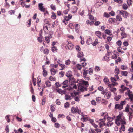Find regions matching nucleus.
<instances>
[{"label": "nucleus", "mask_w": 133, "mask_h": 133, "mask_svg": "<svg viewBox=\"0 0 133 133\" xmlns=\"http://www.w3.org/2000/svg\"><path fill=\"white\" fill-rule=\"evenodd\" d=\"M43 28L44 32L45 33H47L48 32V27L47 24H44Z\"/></svg>", "instance_id": "nucleus-22"}, {"label": "nucleus", "mask_w": 133, "mask_h": 133, "mask_svg": "<svg viewBox=\"0 0 133 133\" xmlns=\"http://www.w3.org/2000/svg\"><path fill=\"white\" fill-rule=\"evenodd\" d=\"M71 112L72 114L78 113L79 114L81 112V111L78 109L77 107L73 106L71 107Z\"/></svg>", "instance_id": "nucleus-6"}, {"label": "nucleus", "mask_w": 133, "mask_h": 133, "mask_svg": "<svg viewBox=\"0 0 133 133\" xmlns=\"http://www.w3.org/2000/svg\"><path fill=\"white\" fill-rule=\"evenodd\" d=\"M121 39H123L126 38L127 36V34L124 32L121 33Z\"/></svg>", "instance_id": "nucleus-19"}, {"label": "nucleus", "mask_w": 133, "mask_h": 133, "mask_svg": "<svg viewBox=\"0 0 133 133\" xmlns=\"http://www.w3.org/2000/svg\"><path fill=\"white\" fill-rule=\"evenodd\" d=\"M113 122L112 121H108L107 123V125L108 127H110L113 125Z\"/></svg>", "instance_id": "nucleus-44"}, {"label": "nucleus", "mask_w": 133, "mask_h": 133, "mask_svg": "<svg viewBox=\"0 0 133 133\" xmlns=\"http://www.w3.org/2000/svg\"><path fill=\"white\" fill-rule=\"evenodd\" d=\"M101 98L100 97H96V100L97 102H98L99 103H100V101L101 100Z\"/></svg>", "instance_id": "nucleus-46"}, {"label": "nucleus", "mask_w": 133, "mask_h": 133, "mask_svg": "<svg viewBox=\"0 0 133 133\" xmlns=\"http://www.w3.org/2000/svg\"><path fill=\"white\" fill-rule=\"evenodd\" d=\"M55 85L56 87L57 88L61 86L62 84H60L58 82H57L55 83Z\"/></svg>", "instance_id": "nucleus-45"}, {"label": "nucleus", "mask_w": 133, "mask_h": 133, "mask_svg": "<svg viewBox=\"0 0 133 133\" xmlns=\"http://www.w3.org/2000/svg\"><path fill=\"white\" fill-rule=\"evenodd\" d=\"M121 68L123 70H125L128 69V67L126 66L122 65L121 66Z\"/></svg>", "instance_id": "nucleus-48"}, {"label": "nucleus", "mask_w": 133, "mask_h": 133, "mask_svg": "<svg viewBox=\"0 0 133 133\" xmlns=\"http://www.w3.org/2000/svg\"><path fill=\"white\" fill-rule=\"evenodd\" d=\"M88 71L89 74L91 75L93 74V70L92 68H89Z\"/></svg>", "instance_id": "nucleus-51"}, {"label": "nucleus", "mask_w": 133, "mask_h": 133, "mask_svg": "<svg viewBox=\"0 0 133 133\" xmlns=\"http://www.w3.org/2000/svg\"><path fill=\"white\" fill-rule=\"evenodd\" d=\"M128 131L130 132H133V128L132 127H130L128 129Z\"/></svg>", "instance_id": "nucleus-64"}, {"label": "nucleus", "mask_w": 133, "mask_h": 133, "mask_svg": "<svg viewBox=\"0 0 133 133\" xmlns=\"http://www.w3.org/2000/svg\"><path fill=\"white\" fill-rule=\"evenodd\" d=\"M121 89H119L120 92L123 93L124 91L127 90L128 91V90H130L129 88L124 86V85H122L121 86Z\"/></svg>", "instance_id": "nucleus-11"}, {"label": "nucleus", "mask_w": 133, "mask_h": 133, "mask_svg": "<svg viewBox=\"0 0 133 133\" xmlns=\"http://www.w3.org/2000/svg\"><path fill=\"white\" fill-rule=\"evenodd\" d=\"M121 130H122L123 131H124L125 130V126L124 125V124H122L121 125Z\"/></svg>", "instance_id": "nucleus-61"}, {"label": "nucleus", "mask_w": 133, "mask_h": 133, "mask_svg": "<svg viewBox=\"0 0 133 133\" xmlns=\"http://www.w3.org/2000/svg\"><path fill=\"white\" fill-rule=\"evenodd\" d=\"M69 78V82L71 83H79L78 85V90L79 91L83 92L84 91H87V87L89 85L88 82L81 79L79 80L78 79L77 81L74 77L70 78Z\"/></svg>", "instance_id": "nucleus-1"}, {"label": "nucleus", "mask_w": 133, "mask_h": 133, "mask_svg": "<svg viewBox=\"0 0 133 133\" xmlns=\"http://www.w3.org/2000/svg\"><path fill=\"white\" fill-rule=\"evenodd\" d=\"M116 44L118 46H121L122 44V42L120 40H119L116 42Z\"/></svg>", "instance_id": "nucleus-53"}, {"label": "nucleus", "mask_w": 133, "mask_h": 133, "mask_svg": "<svg viewBox=\"0 0 133 133\" xmlns=\"http://www.w3.org/2000/svg\"><path fill=\"white\" fill-rule=\"evenodd\" d=\"M126 102L125 101H122L120 104H117L115 105V108L119 110H121L123 108V105L125 104Z\"/></svg>", "instance_id": "nucleus-5"}, {"label": "nucleus", "mask_w": 133, "mask_h": 133, "mask_svg": "<svg viewBox=\"0 0 133 133\" xmlns=\"http://www.w3.org/2000/svg\"><path fill=\"white\" fill-rule=\"evenodd\" d=\"M49 79L52 81H55L56 78L55 77H53L52 76H50L49 78Z\"/></svg>", "instance_id": "nucleus-57"}, {"label": "nucleus", "mask_w": 133, "mask_h": 133, "mask_svg": "<svg viewBox=\"0 0 133 133\" xmlns=\"http://www.w3.org/2000/svg\"><path fill=\"white\" fill-rule=\"evenodd\" d=\"M95 34L100 39H102V37L104 40L106 39L107 36L104 33H101L100 31H97L95 32Z\"/></svg>", "instance_id": "nucleus-4"}, {"label": "nucleus", "mask_w": 133, "mask_h": 133, "mask_svg": "<svg viewBox=\"0 0 133 133\" xmlns=\"http://www.w3.org/2000/svg\"><path fill=\"white\" fill-rule=\"evenodd\" d=\"M115 20V18H110L108 20V21L109 23L111 24H114V23Z\"/></svg>", "instance_id": "nucleus-25"}, {"label": "nucleus", "mask_w": 133, "mask_h": 133, "mask_svg": "<svg viewBox=\"0 0 133 133\" xmlns=\"http://www.w3.org/2000/svg\"><path fill=\"white\" fill-rule=\"evenodd\" d=\"M61 67V69H59L60 70H63L65 67V65L64 64H61V65H59Z\"/></svg>", "instance_id": "nucleus-39"}, {"label": "nucleus", "mask_w": 133, "mask_h": 133, "mask_svg": "<svg viewBox=\"0 0 133 133\" xmlns=\"http://www.w3.org/2000/svg\"><path fill=\"white\" fill-rule=\"evenodd\" d=\"M111 82L113 83L111 84L113 86H115L118 84V83L116 82V79L114 77H112L111 78Z\"/></svg>", "instance_id": "nucleus-12"}, {"label": "nucleus", "mask_w": 133, "mask_h": 133, "mask_svg": "<svg viewBox=\"0 0 133 133\" xmlns=\"http://www.w3.org/2000/svg\"><path fill=\"white\" fill-rule=\"evenodd\" d=\"M40 10L43 12L45 16H47L48 15V13L46 9H39Z\"/></svg>", "instance_id": "nucleus-20"}, {"label": "nucleus", "mask_w": 133, "mask_h": 133, "mask_svg": "<svg viewBox=\"0 0 133 133\" xmlns=\"http://www.w3.org/2000/svg\"><path fill=\"white\" fill-rule=\"evenodd\" d=\"M91 103L92 105L95 106L96 105V103L94 100H92L91 101Z\"/></svg>", "instance_id": "nucleus-59"}, {"label": "nucleus", "mask_w": 133, "mask_h": 133, "mask_svg": "<svg viewBox=\"0 0 133 133\" xmlns=\"http://www.w3.org/2000/svg\"><path fill=\"white\" fill-rule=\"evenodd\" d=\"M68 80H65L63 83L62 84H63V85L62 86L63 88H66L68 86Z\"/></svg>", "instance_id": "nucleus-15"}, {"label": "nucleus", "mask_w": 133, "mask_h": 133, "mask_svg": "<svg viewBox=\"0 0 133 133\" xmlns=\"http://www.w3.org/2000/svg\"><path fill=\"white\" fill-rule=\"evenodd\" d=\"M99 42H98V39H96L95 41L93 42H92V45L94 46H95Z\"/></svg>", "instance_id": "nucleus-31"}, {"label": "nucleus", "mask_w": 133, "mask_h": 133, "mask_svg": "<svg viewBox=\"0 0 133 133\" xmlns=\"http://www.w3.org/2000/svg\"><path fill=\"white\" fill-rule=\"evenodd\" d=\"M66 44L67 45L65 47V48L69 50H72L73 48L74 45L68 41L66 42Z\"/></svg>", "instance_id": "nucleus-8"}, {"label": "nucleus", "mask_w": 133, "mask_h": 133, "mask_svg": "<svg viewBox=\"0 0 133 133\" xmlns=\"http://www.w3.org/2000/svg\"><path fill=\"white\" fill-rule=\"evenodd\" d=\"M66 76L69 78H71L72 76V73L71 71H68L66 74Z\"/></svg>", "instance_id": "nucleus-23"}, {"label": "nucleus", "mask_w": 133, "mask_h": 133, "mask_svg": "<svg viewBox=\"0 0 133 133\" xmlns=\"http://www.w3.org/2000/svg\"><path fill=\"white\" fill-rule=\"evenodd\" d=\"M69 27L71 29H74L75 26V25H74L72 23H70L68 25Z\"/></svg>", "instance_id": "nucleus-40"}, {"label": "nucleus", "mask_w": 133, "mask_h": 133, "mask_svg": "<svg viewBox=\"0 0 133 133\" xmlns=\"http://www.w3.org/2000/svg\"><path fill=\"white\" fill-rule=\"evenodd\" d=\"M49 50L47 48H46L44 49L43 50V53L44 54L46 55L48 54L49 52Z\"/></svg>", "instance_id": "nucleus-38"}, {"label": "nucleus", "mask_w": 133, "mask_h": 133, "mask_svg": "<svg viewBox=\"0 0 133 133\" xmlns=\"http://www.w3.org/2000/svg\"><path fill=\"white\" fill-rule=\"evenodd\" d=\"M112 85L111 84H109L108 85V86L110 88V90L112 92H114L116 90V88H111Z\"/></svg>", "instance_id": "nucleus-17"}, {"label": "nucleus", "mask_w": 133, "mask_h": 133, "mask_svg": "<svg viewBox=\"0 0 133 133\" xmlns=\"http://www.w3.org/2000/svg\"><path fill=\"white\" fill-rule=\"evenodd\" d=\"M45 40L46 42L48 43H49L50 42V38L49 37L46 36L45 37Z\"/></svg>", "instance_id": "nucleus-35"}, {"label": "nucleus", "mask_w": 133, "mask_h": 133, "mask_svg": "<svg viewBox=\"0 0 133 133\" xmlns=\"http://www.w3.org/2000/svg\"><path fill=\"white\" fill-rule=\"evenodd\" d=\"M116 18L117 20L120 21H122L121 16L120 14L117 15L116 16Z\"/></svg>", "instance_id": "nucleus-24"}, {"label": "nucleus", "mask_w": 133, "mask_h": 133, "mask_svg": "<svg viewBox=\"0 0 133 133\" xmlns=\"http://www.w3.org/2000/svg\"><path fill=\"white\" fill-rule=\"evenodd\" d=\"M101 93L104 95V98L107 99L110 98L111 95V93L109 91H108L106 90H104L101 92Z\"/></svg>", "instance_id": "nucleus-3"}, {"label": "nucleus", "mask_w": 133, "mask_h": 133, "mask_svg": "<svg viewBox=\"0 0 133 133\" xmlns=\"http://www.w3.org/2000/svg\"><path fill=\"white\" fill-rule=\"evenodd\" d=\"M94 70L96 72H98L100 70V68L98 66H95Z\"/></svg>", "instance_id": "nucleus-41"}, {"label": "nucleus", "mask_w": 133, "mask_h": 133, "mask_svg": "<svg viewBox=\"0 0 133 133\" xmlns=\"http://www.w3.org/2000/svg\"><path fill=\"white\" fill-rule=\"evenodd\" d=\"M56 91L57 92L61 94V95H62L65 93V92L61 89H56Z\"/></svg>", "instance_id": "nucleus-18"}, {"label": "nucleus", "mask_w": 133, "mask_h": 133, "mask_svg": "<svg viewBox=\"0 0 133 133\" xmlns=\"http://www.w3.org/2000/svg\"><path fill=\"white\" fill-rule=\"evenodd\" d=\"M127 2L128 5L129 6H130L132 3V0H127Z\"/></svg>", "instance_id": "nucleus-42"}, {"label": "nucleus", "mask_w": 133, "mask_h": 133, "mask_svg": "<svg viewBox=\"0 0 133 133\" xmlns=\"http://www.w3.org/2000/svg\"><path fill=\"white\" fill-rule=\"evenodd\" d=\"M104 16L106 18H108L110 17L109 14L106 12H105L104 14Z\"/></svg>", "instance_id": "nucleus-60"}, {"label": "nucleus", "mask_w": 133, "mask_h": 133, "mask_svg": "<svg viewBox=\"0 0 133 133\" xmlns=\"http://www.w3.org/2000/svg\"><path fill=\"white\" fill-rule=\"evenodd\" d=\"M76 49V51L78 52L80 51L81 50V48L78 45H76L75 47Z\"/></svg>", "instance_id": "nucleus-58"}, {"label": "nucleus", "mask_w": 133, "mask_h": 133, "mask_svg": "<svg viewBox=\"0 0 133 133\" xmlns=\"http://www.w3.org/2000/svg\"><path fill=\"white\" fill-rule=\"evenodd\" d=\"M58 118H64L65 117V116L62 114H60L58 115Z\"/></svg>", "instance_id": "nucleus-54"}, {"label": "nucleus", "mask_w": 133, "mask_h": 133, "mask_svg": "<svg viewBox=\"0 0 133 133\" xmlns=\"http://www.w3.org/2000/svg\"><path fill=\"white\" fill-rule=\"evenodd\" d=\"M76 68L77 70H80L81 69L82 67L81 64H78L76 65Z\"/></svg>", "instance_id": "nucleus-34"}, {"label": "nucleus", "mask_w": 133, "mask_h": 133, "mask_svg": "<svg viewBox=\"0 0 133 133\" xmlns=\"http://www.w3.org/2000/svg\"><path fill=\"white\" fill-rule=\"evenodd\" d=\"M92 39L90 38L88 39L86 41V43L88 45H89L91 44H92Z\"/></svg>", "instance_id": "nucleus-27"}, {"label": "nucleus", "mask_w": 133, "mask_h": 133, "mask_svg": "<svg viewBox=\"0 0 133 133\" xmlns=\"http://www.w3.org/2000/svg\"><path fill=\"white\" fill-rule=\"evenodd\" d=\"M104 33L109 36H111L112 35V31L109 29H106L104 31Z\"/></svg>", "instance_id": "nucleus-16"}, {"label": "nucleus", "mask_w": 133, "mask_h": 133, "mask_svg": "<svg viewBox=\"0 0 133 133\" xmlns=\"http://www.w3.org/2000/svg\"><path fill=\"white\" fill-rule=\"evenodd\" d=\"M51 17L53 19H55L56 18V16L54 12L52 13V15Z\"/></svg>", "instance_id": "nucleus-56"}, {"label": "nucleus", "mask_w": 133, "mask_h": 133, "mask_svg": "<svg viewBox=\"0 0 133 133\" xmlns=\"http://www.w3.org/2000/svg\"><path fill=\"white\" fill-rule=\"evenodd\" d=\"M58 49L57 47L54 46L52 48V51L53 52H57Z\"/></svg>", "instance_id": "nucleus-29"}, {"label": "nucleus", "mask_w": 133, "mask_h": 133, "mask_svg": "<svg viewBox=\"0 0 133 133\" xmlns=\"http://www.w3.org/2000/svg\"><path fill=\"white\" fill-rule=\"evenodd\" d=\"M88 11L89 14L95 13V10L94 9H89Z\"/></svg>", "instance_id": "nucleus-43"}, {"label": "nucleus", "mask_w": 133, "mask_h": 133, "mask_svg": "<svg viewBox=\"0 0 133 133\" xmlns=\"http://www.w3.org/2000/svg\"><path fill=\"white\" fill-rule=\"evenodd\" d=\"M119 13L125 18H126L127 17H128L129 16V14L125 11H120Z\"/></svg>", "instance_id": "nucleus-9"}, {"label": "nucleus", "mask_w": 133, "mask_h": 133, "mask_svg": "<svg viewBox=\"0 0 133 133\" xmlns=\"http://www.w3.org/2000/svg\"><path fill=\"white\" fill-rule=\"evenodd\" d=\"M121 97V96L120 95H118L116 96L115 98V99L117 101L119 100Z\"/></svg>", "instance_id": "nucleus-55"}, {"label": "nucleus", "mask_w": 133, "mask_h": 133, "mask_svg": "<svg viewBox=\"0 0 133 133\" xmlns=\"http://www.w3.org/2000/svg\"><path fill=\"white\" fill-rule=\"evenodd\" d=\"M84 56L83 53L81 51L78 52L77 54V57L80 59L81 58L83 57Z\"/></svg>", "instance_id": "nucleus-21"}, {"label": "nucleus", "mask_w": 133, "mask_h": 133, "mask_svg": "<svg viewBox=\"0 0 133 133\" xmlns=\"http://www.w3.org/2000/svg\"><path fill=\"white\" fill-rule=\"evenodd\" d=\"M83 76H87V74H88V70H86L85 69H83Z\"/></svg>", "instance_id": "nucleus-28"}, {"label": "nucleus", "mask_w": 133, "mask_h": 133, "mask_svg": "<svg viewBox=\"0 0 133 133\" xmlns=\"http://www.w3.org/2000/svg\"><path fill=\"white\" fill-rule=\"evenodd\" d=\"M45 83L47 87H50L51 85V82L49 81H46Z\"/></svg>", "instance_id": "nucleus-37"}, {"label": "nucleus", "mask_w": 133, "mask_h": 133, "mask_svg": "<svg viewBox=\"0 0 133 133\" xmlns=\"http://www.w3.org/2000/svg\"><path fill=\"white\" fill-rule=\"evenodd\" d=\"M130 108V107L129 105L127 104L126 105V107L125 108V111L126 112H128L129 111V109Z\"/></svg>", "instance_id": "nucleus-50"}, {"label": "nucleus", "mask_w": 133, "mask_h": 133, "mask_svg": "<svg viewBox=\"0 0 133 133\" xmlns=\"http://www.w3.org/2000/svg\"><path fill=\"white\" fill-rule=\"evenodd\" d=\"M71 63V61L70 59L66 60L65 61V64L66 65H69Z\"/></svg>", "instance_id": "nucleus-49"}, {"label": "nucleus", "mask_w": 133, "mask_h": 133, "mask_svg": "<svg viewBox=\"0 0 133 133\" xmlns=\"http://www.w3.org/2000/svg\"><path fill=\"white\" fill-rule=\"evenodd\" d=\"M88 15L89 16V18L90 20H94V17L92 15H89V14Z\"/></svg>", "instance_id": "nucleus-52"}, {"label": "nucleus", "mask_w": 133, "mask_h": 133, "mask_svg": "<svg viewBox=\"0 0 133 133\" xmlns=\"http://www.w3.org/2000/svg\"><path fill=\"white\" fill-rule=\"evenodd\" d=\"M125 94L128 95L129 97V99L130 100L131 102H133V94L132 92L130 90H128L127 92H125Z\"/></svg>", "instance_id": "nucleus-7"}, {"label": "nucleus", "mask_w": 133, "mask_h": 133, "mask_svg": "<svg viewBox=\"0 0 133 133\" xmlns=\"http://www.w3.org/2000/svg\"><path fill=\"white\" fill-rule=\"evenodd\" d=\"M105 120L104 119L99 120L100 122L99 123V124L100 128H101L102 127L105 125V124L104 123Z\"/></svg>", "instance_id": "nucleus-14"}, {"label": "nucleus", "mask_w": 133, "mask_h": 133, "mask_svg": "<svg viewBox=\"0 0 133 133\" xmlns=\"http://www.w3.org/2000/svg\"><path fill=\"white\" fill-rule=\"evenodd\" d=\"M50 71L52 75H54L56 72L54 68H52L50 70Z\"/></svg>", "instance_id": "nucleus-30"}, {"label": "nucleus", "mask_w": 133, "mask_h": 133, "mask_svg": "<svg viewBox=\"0 0 133 133\" xmlns=\"http://www.w3.org/2000/svg\"><path fill=\"white\" fill-rule=\"evenodd\" d=\"M114 72L116 74L118 75L119 73V69L116 68Z\"/></svg>", "instance_id": "nucleus-47"}, {"label": "nucleus", "mask_w": 133, "mask_h": 133, "mask_svg": "<svg viewBox=\"0 0 133 133\" xmlns=\"http://www.w3.org/2000/svg\"><path fill=\"white\" fill-rule=\"evenodd\" d=\"M46 101V97H43L42 98V101L41 102V104L42 105H44Z\"/></svg>", "instance_id": "nucleus-26"}, {"label": "nucleus", "mask_w": 133, "mask_h": 133, "mask_svg": "<svg viewBox=\"0 0 133 133\" xmlns=\"http://www.w3.org/2000/svg\"><path fill=\"white\" fill-rule=\"evenodd\" d=\"M71 97L70 95L66 94L65 96V98L66 100H71Z\"/></svg>", "instance_id": "nucleus-33"}, {"label": "nucleus", "mask_w": 133, "mask_h": 133, "mask_svg": "<svg viewBox=\"0 0 133 133\" xmlns=\"http://www.w3.org/2000/svg\"><path fill=\"white\" fill-rule=\"evenodd\" d=\"M114 118H115V116H114L113 117H108V115L107 114H105V115L104 116V119H107L108 121H112L113 120Z\"/></svg>", "instance_id": "nucleus-10"}, {"label": "nucleus", "mask_w": 133, "mask_h": 133, "mask_svg": "<svg viewBox=\"0 0 133 133\" xmlns=\"http://www.w3.org/2000/svg\"><path fill=\"white\" fill-rule=\"evenodd\" d=\"M121 73L122 75L126 76L128 74V72L127 71H122L121 72Z\"/></svg>", "instance_id": "nucleus-36"}, {"label": "nucleus", "mask_w": 133, "mask_h": 133, "mask_svg": "<svg viewBox=\"0 0 133 133\" xmlns=\"http://www.w3.org/2000/svg\"><path fill=\"white\" fill-rule=\"evenodd\" d=\"M75 30L76 31V32L78 33V32L79 30V29L80 28V26L78 24H76L75 25Z\"/></svg>", "instance_id": "nucleus-32"}, {"label": "nucleus", "mask_w": 133, "mask_h": 133, "mask_svg": "<svg viewBox=\"0 0 133 133\" xmlns=\"http://www.w3.org/2000/svg\"><path fill=\"white\" fill-rule=\"evenodd\" d=\"M45 66V65L42 66L43 75L44 77H46L48 74L47 71L46 70Z\"/></svg>", "instance_id": "nucleus-13"}, {"label": "nucleus", "mask_w": 133, "mask_h": 133, "mask_svg": "<svg viewBox=\"0 0 133 133\" xmlns=\"http://www.w3.org/2000/svg\"><path fill=\"white\" fill-rule=\"evenodd\" d=\"M95 130L96 131L97 133H100L101 132V131L100 129L97 128L95 129Z\"/></svg>", "instance_id": "nucleus-63"}, {"label": "nucleus", "mask_w": 133, "mask_h": 133, "mask_svg": "<svg viewBox=\"0 0 133 133\" xmlns=\"http://www.w3.org/2000/svg\"><path fill=\"white\" fill-rule=\"evenodd\" d=\"M79 97L76 96V97H75V101L79 102L80 101L79 99Z\"/></svg>", "instance_id": "nucleus-62"}, {"label": "nucleus", "mask_w": 133, "mask_h": 133, "mask_svg": "<svg viewBox=\"0 0 133 133\" xmlns=\"http://www.w3.org/2000/svg\"><path fill=\"white\" fill-rule=\"evenodd\" d=\"M125 121L126 119L124 116L119 115L117 116L115 122L118 126H119L121 124H126Z\"/></svg>", "instance_id": "nucleus-2"}]
</instances>
